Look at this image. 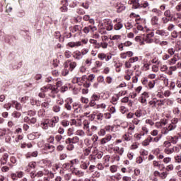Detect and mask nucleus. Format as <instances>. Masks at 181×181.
I'll list each match as a JSON object with an SVG mask.
<instances>
[{
    "instance_id": "6",
    "label": "nucleus",
    "mask_w": 181,
    "mask_h": 181,
    "mask_svg": "<svg viewBox=\"0 0 181 181\" xmlns=\"http://www.w3.org/2000/svg\"><path fill=\"white\" fill-rule=\"evenodd\" d=\"M74 112L75 114H83V105L78 104V103L75 102L72 104Z\"/></svg>"
},
{
    "instance_id": "44",
    "label": "nucleus",
    "mask_w": 181,
    "mask_h": 181,
    "mask_svg": "<svg viewBox=\"0 0 181 181\" xmlns=\"http://www.w3.org/2000/svg\"><path fill=\"white\" fill-rule=\"evenodd\" d=\"M161 21H162L163 23H164V25H166V23H168L171 20L169 17L165 16L161 18Z\"/></svg>"
},
{
    "instance_id": "46",
    "label": "nucleus",
    "mask_w": 181,
    "mask_h": 181,
    "mask_svg": "<svg viewBox=\"0 0 181 181\" xmlns=\"http://www.w3.org/2000/svg\"><path fill=\"white\" fill-rule=\"evenodd\" d=\"M162 138V134L158 135V136H156L155 138L152 137V141L151 142H159Z\"/></svg>"
},
{
    "instance_id": "21",
    "label": "nucleus",
    "mask_w": 181,
    "mask_h": 181,
    "mask_svg": "<svg viewBox=\"0 0 181 181\" xmlns=\"http://www.w3.org/2000/svg\"><path fill=\"white\" fill-rule=\"evenodd\" d=\"M119 100V96L116 95L112 98L110 103H112V104H113V105H117Z\"/></svg>"
},
{
    "instance_id": "45",
    "label": "nucleus",
    "mask_w": 181,
    "mask_h": 181,
    "mask_svg": "<svg viewBox=\"0 0 181 181\" xmlns=\"http://www.w3.org/2000/svg\"><path fill=\"white\" fill-rule=\"evenodd\" d=\"M70 168H71V165L69 163H64L62 165V169L64 170H67L68 169H70Z\"/></svg>"
},
{
    "instance_id": "55",
    "label": "nucleus",
    "mask_w": 181,
    "mask_h": 181,
    "mask_svg": "<svg viewBox=\"0 0 181 181\" xmlns=\"http://www.w3.org/2000/svg\"><path fill=\"white\" fill-rule=\"evenodd\" d=\"M174 29H175V25H173V23H170L168 25L167 30H168L169 32H172V30H174Z\"/></svg>"
},
{
    "instance_id": "5",
    "label": "nucleus",
    "mask_w": 181,
    "mask_h": 181,
    "mask_svg": "<svg viewBox=\"0 0 181 181\" xmlns=\"http://www.w3.org/2000/svg\"><path fill=\"white\" fill-rule=\"evenodd\" d=\"M47 121L49 128H54L56 127V124H58V122L60 121V118H59L58 116H54Z\"/></svg>"
},
{
    "instance_id": "34",
    "label": "nucleus",
    "mask_w": 181,
    "mask_h": 181,
    "mask_svg": "<svg viewBox=\"0 0 181 181\" xmlns=\"http://www.w3.org/2000/svg\"><path fill=\"white\" fill-rule=\"evenodd\" d=\"M152 12H153V13L157 14L158 16H162V11L158 9V8H153L152 9Z\"/></svg>"
},
{
    "instance_id": "57",
    "label": "nucleus",
    "mask_w": 181,
    "mask_h": 181,
    "mask_svg": "<svg viewBox=\"0 0 181 181\" xmlns=\"http://www.w3.org/2000/svg\"><path fill=\"white\" fill-rule=\"evenodd\" d=\"M62 139H63V136H62V134H57L55 136V140L57 142L60 144V141H62Z\"/></svg>"
},
{
    "instance_id": "20",
    "label": "nucleus",
    "mask_w": 181,
    "mask_h": 181,
    "mask_svg": "<svg viewBox=\"0 0 181 181\" xmlns=\"http://www.w3.org/2000/svg\"><path fill=\"white\" fill-rule=\"evenodd\" d=\"M73 57L76 60H81V59H83V56L81 55V52L80 51H76L74 52Z\"/></svg>"
},
{
    "instance_id": "25",
    "label": "nucleus",
    "mask_w": 181,
    "mask_h": 181,
    "mask_svg": "<svg viewBox=\"0 0 181 181\" xmlns=\"http://www.w3.org/2000/svg\"><path fill=\"white\" fill-rule=\"evenodd\" d=\"M164 16L167 17V18H170V20H172L173 18V15L172 14V13L170 12V10H166L164 12Z\"/></svg>"
},
{
    "instance_id": "60",
    "label": "nucleus",
    "mask_w": 181,
    "mask_h": 181,
    "mask_svg": "<svg viewBox=\"0 0 181 181\" xmlns=\"http://www.w3.org/2000/svg\"><path fill=\"white\" fill-rule=\"evenodd\" d=\"M175 160L176 163H181V156L180 155L175 156Z\"/></svg>"
},
{
    "instance_id": "23",
    "label": "nucleus",
    "mask_w": 181,
    "mask_h": 181,
    "mask_svg": "<svg viewBox=\"0 0 181 181\" xmlns=\"http://www.w3.org/2000/svg\"><path fill=\"white\" fill-rule=\"evenodd\" d=\"M83 129H86V131H90V122L88 120H84L83 122Z\"/></svg>"
},
{
    "instance_id": "12",
    "label": "nucleus",
    "mask_w": 181,
    "mask_h": 181,
    "mask_svg": "<svg viewBox=\"0 0 181 181\" xmlns=\"http://www.w3.org/2000/svg\"><path fill=\"white\" fill-rule=\"evenodd\" d=\"M110 159H111V156L110 155H106L103 157V165L108 168L110 166Z\"/></svg>"
},
{
    "instance_id": "1",
    "label": "nucleus",
    "mask_w": 181,
    "mask_h": 181,
    "mask_svg": "<svg viewBox=\"0 0 181 181\" xmlns=\"http://www.w3.org/2000/svg\"><path fill=\"white\" fill-rule=\"evenodd\" d=\"M41 91L43 93H48L49 97L56 98V94L59 93L57 88L53 87L52 85H47L41 88Z\"/></svg>"
},
{
    "instance_id": "49",
    "label": "nucleus",
    "mask_w": 181,
    "mask_h": 181,
    "mask_svg": "<svg viewBox=\"0 0 181 181\" xmlns=\"http://www.w3.org/2000/svg\"><path fill=\"white\" fill-rule=\"evenodd\" d=\"M167 128H168V130H170V132L173 131V129H176V124L170 123Z\"/></svg>"
},
{
    "instance_id": "29",
    "label": "nucleus",
    "mask_w": 181,
    "mask_h": 181,
    "mask_svg": "<svg viewBox=\"0 0 181 181\" xmlns=\"http://www.w3.org/2000/svg\"><path fill=\"white\" fill-rule=\"evenodd\" d=\"M123 26L124 25L121 23V22H119L114 25V29L115 30H120V29H122Z\"/></svg>"
},
{
    "instance_id": "16",
    "label": "nucleus",
    "mask_w": 181,
    "mask_h": 181,
    "mask_svg": "<svg viewBox=\"0 0 181 181\" xmlns=\"http://www.w3.org/2000/svg\"><path fill=\"white\" fill-rule=\"evenodd\" d=\"M112 138V136L111 135H107L105 138L102 139L100 141L101 145H105L107 142H110L111 141V139Z\"/></svg>"
},
{
    "instance_id": "54",
    "label": "nucleus",
    "mask_w": 181,
    "mask_h": 181,
    "mask_svg": "<svg viewBox=\"0 0 181 181\" xmlns=\"http://www.w3.org/2000/svg\"><path fill=\"white\" fill-rule=\"evenodd\" d=\"M98 57L100 60H104V59H106L107 54H105L104 53H100V54H98Z\"/></svg>"
},
{
    "instance_id": "53",
    "label": "nucleus",
    "mask_w": 181,
    "mask_h": 181,
    "mask_svg": "<svg viewBox=\"0 0 181 181\" xmlns=\"http://www.w3.org/2000/svg\"><path fill=\"white\" fill-rule=\"evenodd\" d=\"M11 115L13 118H19L21 117V112L14 111Z\"/></svg>"
},
{
    "instance_id": "52",
    "label": "nucleus",
    "mask_w": 181,
    "mask_h": 181,
    "mask_svg": "<svg viewBox=\"0 0 181 181\" xmlns=\"http://www.w3.org/2000/svg\"><path fill=\"white\" fill-rule=\"evenodd\" d=\"M89 105L90 107H93L94 108L97 107V103H95V100H90L89 101Z\"/></svg>"
},
{
    "instance_id": "31",
    "label": "nucleus",
    "mask_w": 181,
    "mask_h": 181,
    "mask_svg": "<svg viewBox=\"0 0 181 181\" xmlns=\"http://www.w3.org/2000/svg\"><path fill=\"white\" fill-rule=\"evenodd\" d=\"M164 152H165L167 155H172V153H173V148H170V147L165 148Z\"/></svg>"
},
{
    "instance_id": "9",
    "label": "nucleus",
    "mask_w": 181,
    "mask_h": 181,
    "mask_svg": "<svg viewBox=\"0 0 181 181\" xmlns=\"http://www.w3.org/2000/svg\"><path fill=\"white\" fill-rule=\"evenodd\" d=\"M80 139L78 136H74V138H68L66 139V144H78Z\"/></svg>"
},
{
    "instance_id": "2",
    "label": "nucleus",
    "mask_w": 181,
    "mask_h": 181,
    "mask_svg": "<svg viewBox=\"0 0 181 181\" xmlns=\"http://www.w3.org/2000/svg\"><path fill=\"white\" fill-rule=\"evenodd\" d=\"M76 66H77V63H76L75 62H71L70 61H68L65 62L64 69L62 71L63 76H67V74H69V72L73 71Z\"/></svg>"
},
{
    "instance_id": "56",
    "label": "nucleus",
    "mask_w": 181,
    "mask_h": 181,
    "mask_svg": "<svg viewBox=\"0 0 181 181\" xmlns=\"http://www.w3.org/2000/svg\"><path fill=\"white\" fill-rule=\"evenodd\" d=\"M67 134L69 136H71L74 134V127H71L68 129Z\"/></svg>"
},
{
    "instance_id": "18",
    "label": "nucleus",
    "mask_w": 181,
    "mask_h": 181,
    "mask_svg": "<svg viewBox=\"0 0 181 181\" xmlns=\"http://www.w3.org/2000/svg\"><path fill=\"white\" fill-rule=\"evenodd\" d=\"M134 115L137 118H141V117H144L145 115V112H144V111H142V110H137L134 112Z\"/></svg>"
},
{
    "instance_id": "10",
    "label": "nucleus",
    "mask_w": 181,
    "mask_h": 181,
    "mask_svg": "<svg viewBox=\"0 0 181 181\" xmlns=\"http://www.w3.org/2000/svg\"><path fill=\"white\" fill-rule=\"evenodd\" d=\"M130 5H133L134 9H141V4L139 0H129Z\"/></svg>"
},
{
    "instance_id": "62",
    "label": "nucleus",
    "mask_w": 181,
    "mask_h": 181,
    "mask_svg": "<svg viewBox=\"0 0 181 181\" xmlns=\"http://www.w3.org/2000/svg\"><path fill=\"white\" fill-rule=\"evenodd\" d=\"M138 57H132L129 59V62L130 63H135V62H138Z\"/></svg>"
},
{
    "instance_id": "33",
    "label": "nucleus",
    "mask_w": 181,
    "mask_h": 181,
    "mask_svg": "<svg viewBox=\"0 0 181 181\" xmlns=\"http://www.w3.org/2000/svg\"><path fill=\"white\" fill-rule=\"evenodd\" d=\"M61 110H62V107H60V106L57 105H54L52 107V111H54V112H60Z\"/></svg>"
},
{
    "instance_id": "35",
    "label": "nucleus",
    "mask_w": 181,
    "mask_h": 181,
    "mask_svg": "<svg viewBox=\"0 0 181 181\" xmlns=\"http://www.w3.org/2000/svg\"><path fill=\"white\" fill-rule=\"evenodd\" d=\"M96 108L97 110L101 108V110H105V108H107V105H105V103H101V104H99V105H96Z\"/></svg>"
},
{
    "instance_id": "59",
    "label": "nucleus",
    "mask_w": 181,
    "mask_h": 181,
    "mask_svg": "<svg viewBox=\"0 0 181 181\" xmlns=\"http://www.w3.org/2000/svg\"><path fill=\"white\" fill-rule=\"evenodd\" d=\"M62 125L64 127H69V125H70V122L69 120H63L62 122Z\"/></svg>"
},
{
    "instance_id": "7",
    "label": "nucleus",
    "mask_w": 181,
    "mask_h": 181,
    "mask_svg": "<svg viewBox=\"0 0 181 181\" xmlns=\"http://www.w3.org/2000/svg\"><path fill=\"white\" fill-rule=\"evenodd\" d=\"M73 98H69L65 100L64 108L66 111H71L73 110Z\"/></svg>"
},
{
    "instance_id": "39",
    "label": "nucleus",
    "mask_w": 181,
    "mask_h": 181,
    "mask_svg": "<svg viewBox=\"0 0 181 181\" xmlns=\"http://www.w3.org/2000/svg\"><path fill=\"white\" fill-rule=\"evenodd\" d=\"M168 124V121L166 120H163L159 123H156L157 127H161V128H163V127H165V125H166Z\"/></svg>"
},
{
    "instance_id": "40",
    "label": "nucleus",
    "mask_w": 181,
    "mask_h": 181,
    "mask_svg": "<svg viewBox=\"0 0 181 181\" xmlns=\"http://www.w3.org/2000/svg\"><path fill=\"white\" fill-rule=\"evenodd\" d=\"M127 74L124 76V78L125 80H127V81H129V80H131V74H132V72H131L129 70H127Z\"/></svg>"
},
{
    "instance_id": "26",
    "label": "nucleus",
    "mask_w": 181,
    "mask_h": 181,
    "mask_svg": "<svg viewBox=\"0 0 181 181\" xmlns=\"http://www.w3.org/2000/svg\"><path fill=\"white\" fill-rule=\"evenodd\" d=\"M49 122L47 120L41 123V127L42 129L47 130L49 129Z\"/></svg>"
},
{
    "instance_id": "3",
    "label": "nucleus",
    "mask_w": 181,
    "mask_h": 181,
    "mask_svg": "<svg viewBox=\"0 0 181 181\" xmlns=\"http://www.w3.org/2000/svg\"><path fill=\"white\" fill-rule=\"evenodd\" d=\"M88 166H90V161L87 160V157L86 156H80V168L82 170H87L88 169Z\"/></svg>"
},
{
    "instance_id": "64",
    "label": "nucleus",
    "mask_w": 181,
    "mask_h": 181,
    "mask_svg": "<svg viewBox=\"0 0 181 181\" xmlns=\"http://www.w3.org/2000/svg\"><path fill=\"white\" fill-rule=\"evenodd\" d=\"M122 180L123 181H131V180H132V179L131 178V177L124 176V177H122Z\"/></svg>"
},
{
    "instance_id": "37",
    "label": "nucleus",
    "mask_w": 181,
    "mask_h": 181,
    "mask_svg": "<svg viewBox=\"0 0 181 181\" xmlns=\"http://www.w3.org/2000/svg\"><path fill=\"white\" fill-rule=\"evenodd\" d=\"M110 170L112 173H115V172L118 170V167L115 165H111L110 168Z\"/></svg>"
},
{
    "instance_id": "63",
    "label": "nucleus",
    "mask_w": 181,
    "mask_h": 181,
    "mask_svg": "<svg viewBox=\"0 0 181 181\" xmlns=\"http://www.w3.org/2000/svg\"><path fill=\"white\" fill-rule=\"evenodd\" d=\"M90 25L89 26H86V27H85L83 29V32L84 33H86V35L88 34V33H90Z\"/></svg>"
},
{
    "instance_id": "15",
    "label": "nucleus",
    "mask_w": 181,
    "mask_h": 181,
    "mask_svg": "<svg viewBox=\"0 0 181 181\" xmlns=\"http://www.w3.org/2000/svg\"><path fill=\"white\" fill-rule=\"evenodd\" d=\"M114 152L118 153L120 156H122L124 153V147L115 146L113 148Z\"/></svg>"
},
{
    "instance_id": "47",
    "label": "nucleus",
    "mask_w": 181,
    "mask_h": 181,
    "mask_svg": "<svg viewBox=\"0 0 181 181\" xmlns=\"http://www.w3.org/2000/svg\"><path fill=\"white\" fill-rule=\"evenodd\" d=\"M80 101H81L83 104H88V103L90 102V100H88V98H84V97H81V99H80Z\"/></svg>"
},
{
    "instance_id": "32",
    "label": "nucleus",
    "mask_w": 181,
    "mask_h": 181,
    "mask_svg": "<svg viewBox=\"0 0 181 181\" xmlns=\"http://www.w3.org/2000/svg\"><path fill=\"white\" fill-rule=\"evenodd\" d=\"M54 146H52L50 144L45 145V149H47V151H49V152H53V151H54Z\"/></svg>"
},
{
    "instance_id": "50",
    "label": "nucleus",
    "mask_w": 181,
    "mask_h": 181,
    "mask_svg": "<svg viewBox=\"0 0 181 181\" xmlns=\"http://www.w3.org/2000/svg\"><path fill=\"white\" fill-rule=\"evenodd\" d=\"M148 6H149L148 1H144L140 4V8H143V9H145V8H148Z\"/></svg>"
},
{
    "instance_id": "41",
    "label": "nucleus",
    "mask_w": 181,
    "mask_h": 181,
    "mask_svg": "<svg viewBox=\"0 0 181 181\" xmlns=\"http://www.w3.org/2000/svg\"><path fill=\"white\" fill-rule=\"evenodd\" d=\"M94 78H95V74H90L87 78L86 80H88V81H90L91 83H93V81H94Z\"/></svg>"
},
{
    "instance_id": "11",
    "label": "nucleus",
    "mask_w": 181,
    "mask_h": 181,
    "mask_svg": "<svg viewBox=\"0 0 181 181\" xmlns=\"http://www.w3.org/2000/svg\"><path fill=\"white\" fill-rule=\"evenodd\" d=\"M153 36H155V33L153 32H151L150 33L147 34L145 42H146V43H153V39L151 38L153 37Z\"/></svg>"
},
{
    "instance_id": "30",
    "label": "nucleus",
    "mask_w": 181,
    "mask_h": 181,
    "mask_svg": "<svg viewBox=\"0 0 181 181\" xmlns=\"http://www.w3.org/2000/svg\"><path fill=\"white\" fill-rule=\"evenodd\" d=\"M100 98L101 96L94 93L90 97V100H92L93 101H99Z\"/></svg>"
},
{
    "instance_id": "38",
    "label": "nucleus",
    "mask_w": 181,
    "mask_h": 181,
    "mask_svg": "<svg viewBox=\"0 0 181 181\" xmlns=\"http://www.w3.org/2000/svg\"><path fill=\"white\" fill-rule=\"evenodd\" d=\"M169 132H170V130L168 127H163V129H161V134L163 135H168Z\"/></svg>"
},
{
    "instance_id": "36",
    "label": "nucleus",
    "mask_w": 181,
    "mask_h": 181,
    "mask_svg": "<svg viewBox=\"0 0 181 181\" xmlns=\"http://www.w3.org/2000/svg\"><path fill=\"white\" fill-rule=\"evenodd\" d=\"M76 135H78V136H85L86 132H84V131H83L81 129H79V130L76 131Z\"/></svg>"
},
{
    "instance_id": "4",
    "label": "nucleus",
    "mask_w": 181,
    "mask_h": 181,
    "mask_svg": "<svg viewBox=\"0 0 181 181\" xmlns=\"http://www.w3.org/2000/svg\"><path fill=\"white\" fill-rule=\"evenodd\" d=\"M135 131V125L129 126L127 132L123 136L124 141H131L132 139V135Z\"/></svg>"
},
{
    "instance_id": "48",
    "label": "nucleus",
    "mask_w": 181,
    "mask_h": 181,
    "mask_svg": "<svg viewBox=\"0 0 181 181\" xmlns=\"http://www.w3.org/2000/svg\"><path fill=\"white\" fill-rule=\"evenodd\" d=\"M78 30H80V25H76L73 27L71 32L72 33H76V32H78Z\"/></svg>"
},
{
    "instance_id": "22",
    "label": "nucleus",
    "mask_w": 181,
    "mask_h": 181,
    "mask_svg": "<svg viewBox=\"0 0 181 181\" xmlns=\"http://www.w3.org/2000/svg\"><path fill=\"white\" fill-rule=\"evenodd\" d=\"M41 107L42 108H49L50 107V99H47L44 103H42Z\"/></svg>"
},
{
    "instance_id": "13",
    "label": "nucleus",
    "mask_w": 181,
    "mask_h": 181,
    "mask_svg": "<svg viewBox=\"0 0 181 181\" xmlns=\"http://www.w3.org/2000/svg\"><path fill=\"white\" fill-rule=\"evenodd\" d=\"M67 46H69V47H79V46H81V42L78 41V42H69L67 44Z\"/></svg>"
},
{
    "instance_id": "17",
    "label": "nucleus",
    "mask_w": 181,
    "mask_h": 181,
    "mask_svg": "<svg viewBox=\"0 0 181 181\" xmlns=\"http://www.w3.org/2000/svg\"><path fill=\"white\" fill-rule=\"evenodd\" d=\"M103 155H104V153H103L102 151H99L95 154V157L93 155H90V156L91 158V159L93 158L94 160H95L96 158L101 159V158H103Z\"/></svg>"
},
{
    "instance_id": "43",
    "label": "nucleus",
    "mask_w": 181,
    "mask_h": 181,
    "mask_svg": "<svg viewBox=\"0 0 181 181\" xmlns=\"http://www.w3.org/2000/svg\"><path fill=\"white\" fill-rule=\"evenodd\" d=\"M168 175H169L168 171L163 172L160 173V177H161V179H166V177H168Z\"/></svg>"
},
{
    "instance_id": "42",
    "label": "nucleus",
    "mask_w": 181,
    "mask_h": 181,
    "mask_svg": "<svg viewBox=\"0 0 181 181\" xmlns=\"http://www.w3.org/2000/svg\"><path fill=\"white\" fill-rule=\"evenodd\" d=\"M90 153H91V149L86 148L83 151V154H82V156H86V158H87V156H88Z\"/></svg>"
},
{
    "instance_id": "51",
    "label": "nucleus",
    "mask_w": 181,
    "mask_h": 181,
    "mask_svg": "<svg viewBox=\"0 0 181 181\" xmlns=\"http://www.w3.org/2000/svg\"><path fill=\"white\" fill-rule=\"evenodd\" d=\"M75 175H76V176H79V177H81L84 176V172L78 170L75 172Z\"/></svg>"
},
{
    "instance_id": "28",
    "label": "nucleus",
    "mask_w": 181,
    "mask_h": 181,
    "mask_svg": "<svg viewBox=\"0 0 181 181\" xmlns=\"http://www.w3.org/2000/svg\"><path fill=\"white\" fill-rule=\"evenodd\" d=\"M14 105H15V108L16 110H17V111H21L22 110V105H21V103L16 102V101H13Z\"/></svg>"
},
{
    "instance_id": "24",
    "label": "nucleus",
    "mask_w": 181,
    "mask_h": 181,
    "mask_svg": "<svg viewBox=\"0 0 181 181\" xmlns=\"http://www.w3.org/2000/svg\"><path fill=\"white\" fill-rule=\"evenodd\" d=\"M151 142H152V136H149L147 139H146L143 141V145H144V146H148V145H149V144H151Z\"/></svg>"
},
{
    "instance_id": "8",
    "label": "nucleus",
    "mask_w": 181,
    "mask_h": 181,
    "mask_svg": "<svg viewBox=\"0 0 181 181\" xmlns=\"http://www.w3.org/2000/svg\"><path fill=\"white\" fill-rule=\"evenodd\" d=\"M156 35H159V36H162L163 37H166L169 36V33L165 30L158 29L156 31Z\"/></svg>"
},
{
    "instance_id": "19",
    "label": "nucleus",
    "mask_w": 181,
    "mask_h": 181,
    "mask_svg": "<svg viewBox=\"0 0 181 181\" xmlns=\"http://www.w3.org/2000/svg\"><path fill=\"white\" fill-rule=\"evenodd\" d=\"M74 84H78V86H83V81H81V78L75 77L72 80Z\"/></svg>"
},
{
    "instance_id": "27",
    "label": "nucleus",
    "mask_w": 181,
    "mask_h": 181,
    "mask_svg": "<svg viewBox=\"0 0 181 181\" xmlns=\"http://www.w3.org/2000/svg\"><path fill=\"white\" fill-rule=\"evenodd\" d=\"M179 141V137L175 136H171L170 139V141L171 144H173V145H175V144H177V141Z\"/></svg>"
},
{
    "instance_id": "14",
    "label": "nucleus",
    "mask_w": 181,
    "mask_h": 181,
    "mask_svg": "<svg viewBox=\"0 0 181 181\" xmlns=\"http://www.w3.org/2000/svg\"><path fill=\"white\" fill-rule=\"evenodd\" d=\"M151 25L153 26H159V18L156 16H154L151 18Z\"/></svg>"
},
{
    "instance_id": "58",
    "label": "nucleus",
    "mask_w": 181,
    "mask_h": 181,
    "mask_svg": "<svg viewBox=\"0 0 181 181\" xmlns=\"http://www.w3.org/2000/svg\"><path fill=\"white\" fill-rule=\"evenodd\" d=\"M104 117V114L99 113L96 115V119L98 121H103V118Z\"/></svg>"
},
{
    "instance_id": "61",
    "label": "nucleus",
    "mask_w": 181,
    "mask_h": 181,
    "mask_svg": "<svg viewBox=\"0 0 181 181\" xmlns=\"http://www.w3.org/2000/svg\"><path fill=\"white\" fill-rule=\"evenodd\" d=\"M68 146H66L67 151H73L74 149V145L73 144H67Z\"/></svg>"
}]
</instances>
